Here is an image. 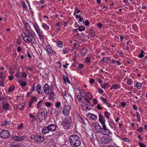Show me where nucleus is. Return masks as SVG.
<instances>
[{
	"instance_id": "nucleus-1",
	"label": "nucleus",
	"mask_w": 147,
	"mask_h": 147,
	"mask_svg": "<svg viewBox=\"0 0 147 147\" xmlns=\"http://www.w3.org/2000/svg\"><path fill=\"white\" fill-rule=\"evenodd\" d=\"M69 141L71 147H78L80 146L81 142L79 137L76 135H72L69 137Z\"/></svg>"
},
{
	"instance_id": "nucleus-2",
	"label": "nucleus",
	"mask_w": 147,
	"mask_h": 147,
	"mask_svg": "<svg viewBox=\"0 0 147 147\" xmlns=\"http://www.w3.org/2000/svg\"><path fill=\"white\" fill-rule=\"evenodd\" d=\"M21 36L24 41L27 43L33 44L35 42V36L30 33L24 32L21 34Z\"/></svg>"
},
{
	"instance_id": "nucleus-3",
	"label": "nucleus",
	"mask_w": 147,
	"mask_h": 147,
	"mask_svg": "<svg viewBox=\"0 0 147 147\" xmlns=\"http://www.w3.org/2000/svg\"><path fill=\"white\" fill-rule=\"evenodd\" d=\"M71 122V118L68 116L65 118L62 122V124L65 129H67L70 127Z\"/></svg>"
},
{
	"instance_id": "nucleus-4",
	"label": "nucleus",
	"mask_w": 147,
	"mask_h": 147,
	"mask_svg": "<svg viewBox=\"0 0 147 147\" xmlns=\"http://www.w3.org/2000/svg\"><path fill=\"white\" fill-rule=\"evenodd\" d=\"M0 137L6 138H9L10 136V134L8 130L3 129L0 133Z\"/></svg>"
},
{
	"instance_id": "nucleus-5",
	"label": "nucleus",
	"mask_w": 147,
	"mask_h": 147,
	"mask_svg": "<svg viewBox=\"0 0 147 147\" xmlns=\"http://www.w3.org/2000/svg\"><path fill=\"white\" fill-rule=\"evenodd\" d=\"M101 133L103 135L107 136L110 135L111 133L109 129L107 128L105 125H103L102 128L101 129Z\"/></svg>"
},
{
	"instance_id": "nucleus-6",
	"label": "nucleus",
	"mask_w": 147,
	"mask_h": 147,
	"mask_svg": "<svg viewBox=\"0 0 147 147\" xmlns=\"http://www.w3.org/2000/svg\"><path fill=\"white\" fill-rule=\"evenodd\" d=\"M46 115H45V112L43 109H40L39 111L37 117L39 120L41 121L45 119L46 117Z\"/></svg>"
},
{
	"instance_id": "nucleus-7",
	"label": "nucleus",
	"mask_w": 147,
	"mask_h": 147,
	"mask_svg": "<svg viewBox=\"0 0 147 147\" xmlns=\"http://www.w3.org/2000/svg\"><path fill=\"white\" fill-rule=\"evenodd\" d=\"M71 107L69 105H65L63 108L62 113L64 115L67 116L69 113Z\"/></svg>"
},
{
	"instance_id": "nucleus-8",
	"label": "nucleus",
	"mask_w": 147,
	"mask_h": 147,
	"mask_svg": "<svg viewBox=\"0 0 147 147\" xmlns=\"http://www.w3.org/2000/svg\"><path fill=\"white\" fill-rule=\"evenodd\" d=\"M34 140L38 143H42L44 140V137L40 135H36L34 136Z\"/></svg>"
},
{
	"instance_id": "nucleus-9",
	"label": "nucleus",
	"mask_w": 147,
	"mask_h": 147,
	"mask_svg": "<svg viewBox=\"0 0 147 147\" xmlns=\"http://www.w3.org/2000/svg\"><path fill=\"white\" fill-rule=\"evenodd\" d=\"M112 140L111 137H103L101 138V141L104 144H107L111 142Z\"/></svg>"
},
{
	"instance_id": "nucleus-10",
	"label": "nucleus",
	"mask_w": 147,
	"mask_h": 147,
	"mask_svg": "<svg viewBox=\"0 0 147 147\" xmlns=\"http://www.w3.org/2000/svg\"><path fill=\"white\" fill-rule=\"evenodd\" d=\"M46 49L47 51L50 54L53 55L56 54V52L52 49L50 45H48L46 46Z\"/></svg>"
},
{
	"instance_id": "nucleus-11",
	"label": "nucleus",
	"mask_w": 147,
	"mask_h": 147,
	"mask_svg": "<svg viewBox=\"0 0 147 147\" xmlns=\"http://www.w3.org/2000/svg\"><path fill=\"white\" fill-rule=\"evenodd\" d=\"M48 127L50 132H52L56 130L57 125L55 124H51L49 125Z\"/></svg>"
},
{
	"instance_id": "nucleus-12",
	"label": "nucleus",
	"mask_w": 147,
	"mask_h": 147,
	"mask_svg": "<svg viewBox=\"0 0 147 147\" xmlns=\"http://www.w3.org/2000/svg\"><path fill=\"white\" fill-rule=\"evenodd\" d=\"M43 89L44 93L46 95L49 94L50 92L49 86L47 84H45L43 87Z\"/></svg>"
},
{
	"instance_id": "nucleus-13",
	"label": "nucleus",
	"mask_w": 147,
	"mask_h": 147,
	"mask_svg": "<svg viewBox=\"0 0 147 147\" xmlns=\"http://www.w3.org/2000/svg\"><path fill=\"white\" fill-rule=\"evenodd\" d=\"M12 140H14L17 142H20L24 139L22 136L18 137L16 136H13L11 138Z\"/></svg>"
},
{
	"instance_id": "nucleus-14",
	"label": "nucleus",
	"mask_w": 147,
	"mask_h": 147,
	"mask_svg": "<svg viewBox=\"0 0 147 147\" xmlns=\"http://www.w3.org/2000/svg\"><path fill=\"white\" fill-rule=\"evenodd\" d=\"M99 121L101 123L102 126L103 125H105V120L102 114H99Z\"/></svg>"
},
{
	"instance_id": "nucleus-15",
	"label": "nucleus",
	"mask_w": 147,
	"mask_h": 147,
	"mask_svg": "<svg viewBox=\"0 0 147 147\" xmlns=\"http://www.w3.org/2000/svg\"><path fill=\"white\" fill-rule=\"evenodd\" d=\"M42 132L44 134H49L50 131L49 130V129L48 126L43 127V128L42 129Z\"/></svg>"
},
{
	"instance_id": "nucleus-16",
	"label": "nucleus",
	"mask_w": 147,
	"mask_h": 147,
	"mask_svg": "<svg viewBox=\"0 0 147 147\" xmlns=\"http://www.w3.org/2000/svg\"><path fill=\"white\" fill-rule=\"evenodd\" d=\"M88 117L90 118L92 120H94L96 119L97 116L91 113H89L87 115Z\"/></svg>"
},
{
	"instance_id": "nucleus-17",
	"label": "nucleus",
	"mask_w": 147,
	"mask_h": 147,
	"mask_svg": "<svg viewBox=\"0 0 147 147\" xmlns=\"http://www.w3.org/2000/svg\"><path fill=\"white\" fill-rule=\"evenodd\" d=\"M2 107L4 109L8 111L10 109V105L8 103H4L3 104Z\"/></svg>"
},
{
	"instance_id": "nucleus-18",
	"label": "nucleus",
	"mask_w": 147,
	"mask_h": 147,
	"mask_svg": "<svg viewBox=\"0 0 147 147\" xmlns=\"http://www.w3.org/2000/svg\"><path fill=\"white\" fill-rule=\"evenodd\" d=\"M60 111L59 110V109H52L51 113L53 114H55L56 116L59 115L60 114Z\"/></svg>"
},
{
	"instance_id": "nucleus-19",
	"label": "nucleus",
	"mask_w": 147,
	"mask_h": 147,
	"mask_svg": "<svg viewBox=\"0 0 147 147\" xmlns=\"http://www.w3.org/2000/svg\"><path fill=\"white\" fill-rule=\"evenodd\" d=\"M95 129L97 132H100V130L101 132V129L102 128L98 124H96L95 125Z\"/></svg>"
},
{
	"instance_id": "nucleus-20",
	"label": "nucleus",
	"mask_w": 147,
	"mask_h": 147,
	"mask_svg": "<svg viewBox=\"0 0 147 147\" xmlns=\"http://www.w3.org/2000/svg\"><path fill=\"white\" fill-rule=\"evenodd\" d=\"M63 80L64 82L66 83H70V81L69 78L67 76L65 75L63 76Z\"/></svg>"
},
{
	"instance_id": "nucleus-21",
	"label": "nucleus",
	"mask_w": 147,
	"mask_h": 147,
	"mask_svg": "<svg viewBox=\"0 0 147 147\" xmlns=\"http://www.w3.org/2000/svg\"><path fill=\"white\" fill-rule=\"evenodd\" d=\"M120 88V86L119 84H114L112 86L111 88V89H117L119 88Z\"/></svg>"
},
{
	"instance_id": "nucleus-22",
	"label": "nucleus",
	"mask_w": 147,
	"mask_h": 147,
	"mask_svg": "<svg viewBox=\"0 0 147 147\" xmlns=\"http://www.w3.org/2000/svg\"><path fill=\"white\" fill-rule=\"evenodd\" d=\"M38 34L39 38L40 40H42L43 39V36L42 32L41 31L37 32Z\"/></svg>"
},
{
	"instance_id": "nucleus-23",
	"label": "nucleus",
	"mask_w": 147,
	"mask_h": 147,
	"mask_svg": "<svg viewBox=\"0 0 147 147\" xmlns=\"http://www.w3.org/2000/svg\"><path fill=\"white\" fill-rule=\"evenodd\" d=\"M11 123V122L10 121H4L2 123V125L5 126H7Z\"/></svg>"
},
{
	"instance_id": "nucleus-24",
	"label": "nucleus",
	"mask_w": 147,
	"mask_h": 147,
	"mask_svg": "<svg viewBox=\"0 0 147 147\" xmlns=\"http://www.w3.org/2000/svg\"><path fill=\"white\" fill-rule=\"evenodd\" d=\"M33 26L36 32L40 31L38 26L36 23H35L34 24Z\"/></svg>"
},
{
	"instance_id": "nucleus-25",
	"label": "nucleus",
	"mask_w": 147,
	"mask_h": 147,
	"mask_svg": "<svg viewBox=\"0 0 147 147\" xmlns=\"http://www.w3.org/2000/svg\"><path fill=\"white\" fill-rule=\"evenodd\" d=\"M42 27L45 30H48L49 29V26L46 24L43 23L42 24Z\"/></svg>"
},
{
	"instance_id": "nucleus-26",
	"label": "nucleus",
	"mask_w": 147,
	"mask_h": 147,
	"mask_svg": "<svg viewBox=\"0 0 147 147\" xmlns=\"http://www.w3.org/2000/svg\"><path fill=\"white\" fill-rule=\"evenodd\" d=\"M56 44L57 46L58 47L60 48H62L63 47V46L62 45V42L61 41H57L56 42Z\"/></svg>"
},
{
	"instance_id": "nucleus-27",
	"label": "nucleus",
	"mask_w": 147,
	"mask_h": 147,
	"mask_svg": "<svg viewBox=\"0 0 147 147\" xmlns=\"http://www.w3.org/2000/svg\"><path fill=\"white\" fill-rule=\"evenodd\" d=\"M82 97V96H80L79 95H77V99L79 101L81 102H83L84 101V100L83 99Z\"/></svg>"
},
{
	"instance_id": "nucleus-28",
	"label": "nucleus",
	"mask_w": 147,
	"mask_h": 147,
	"mask_svg": "<svg viewBox=\"0 0 147 147\" xmlns=\"http://www.w3.org/2000/svg\"><path fill=\"white\" fill-rule=\"evenodd\" d=\"M136 87L138 89H140L142 87V84L141 83L137 82L136 84Z\"/></svg>"
},
{
	"instance_id": "nucleus-29",
	"label": "nucleus",
	"mask_w": 147,
	"mask_h": 147,
	"mask_svg": "<svg viewBox=\"0 0 147 147\" xmlns=\"http://www.w3.org/2000/svg\"><path fill=\"white\" fill-rule=\"evenodd\" d=\"M109 84L108 83H106L105 82L103 85H102V87L105 89H106L109 86Z\"/></svg>"
},
{
	"instance_id": "nucleus-30",
	"label": "nucleus",
	"mask_w": 147,
	"mask_h": 147,
	"mask_svg": "<svg viewBox=\"0 0 147 147\" xmlns=\"http://www.w3.org/2000/svg\"><path fill=\"white\" fill-rule=\"evenodd\" d=\"M36 90L38 94L40 93V90L41 89V86L40 84L38 85L36 87Z\"/></svg>"
},
{
	"instance_id": "nucleus-31",
	"label": "nucleus",
	"mask_w": 147,
	"mask_h": 147,
	"mask_svg": "<svg viewBox=\"0 0 147 147\" xmlns=\"http://www.w3.org/2000/svg\"><path fill=\"white\" fill-rule=\"evenodd\" d=\"M104 115L105 116L107 117V118L108 119L110 115V113L107 111H105L104 113Z\"/></svg>"
},
{
	"instance_id": "nucleus-32",
	"label": "nucleus",
	"mask_w": 147,
	"mask_h": 147,
	"mask_svg": "<svg viewBox=\"0 0 147 147\" xmlns=\"http://www.w3.org/2000/svg\"><path fill=\"white\" fill-rule=\"evenodd\" d=\"M88 52V50L85 49H83L82 50L81 54L82 55H84L86 54Z\"/></svg>"
},
{
	"instance_id": "nucleus-33",
	"label": "nucleus",
	"mask_w": 147,
	"mask_h": 147,
	"mask_svg": "<svg viewBox=\"0 0 147 147\" xmlns=\"http://www.w3.org/2000/svg\"><path fill=\"white\" fill-rule=\"evenodd\" d=\"M80 12V11L78 9V8L77 7H76L75 8L74 14L75 15V14L79 13Z\"/></svg>"
},
{
	"instance_id": "nucleus-34",
	"label": "nucleus",
	"mask_w": 147,
	"mask_h": 147,
	"mask_svg": "<svg viewBox=\"0 0 147 147\" xmlns=\"http://www.w3.org/2000/svg\"><path fill=\"white\" fill-rule=\"evenodd\" d=\"M132 80L131 78L128 79L127 81V83L129 85H131L132 84Z\"/></svg>"
},
{
	"instance_id": "nucleus-35",
	"label": "nucleus",
	"mask_w": 147,
	"mask_h": 147,
	"mask_svg": "<svg viewBox=\"0 0 147 147\" xmlns=\"http://www.w3.org/2000/svg\"><path fill=\"white\" fill-rule=\"evenodd\" d=\"M15 87L13 86H11L8 89V91L9 92H11L14 89Z\"/></svg>"
},
{
	"instance_id": "nucleus-36",
	"label": "nucleus",
	"mask_w": 147,
	"mask_h": 147,
	"mask_svg": "<svg viewBox=\"0 0 147 147\" xmlns=\"http://www.w3.org/2000/svg\"><path fill=\"white\" fill-rule=\"evenodd\" d=\"M100 99L102 100V101L103 102L104 104H106V103H107V101L104 98L102 97H101L100 98Z\"/></svg>"
},
{
	"instance_id": "nucleus-37",
	"label": "nucleus",
	"mask_w": 147,
	"mask_h": 147,
	"mask_svg": "<svg viewBox=\"0 0 147 147\" xmlns=\"http://www.w3.org/2000/svg\"><path fill=\"white\" fill-rule=\"evenodd\" d=\"M78 30L80 31H84L85 30V27L84 26H81Z\"/></svg>"
},
{
	"instance_id": "nucleus-38",
	"label": "nucleus",
	"mask_w": 147,
	"mask_h": 147,
	"mask_svg": "<svg viewBox=\"0 0 147 147\" xmlns=\"http://www.w3.org/2000/svg\"><path fill=\"white\" fill-rule=\"evenodd\" d=\"M54 93L53 92H51L49 95V98L50 99L53 100L54 98Z\"/></svg>"
},
{
	"instance_id": "nucleus-39",
	"label": "nucleus",
	"mask_w": 147,
	"mask_h": 147,
	"mask_svg": "<svg viewBox=\"0 0 147 147\" xmlns=\"http://www.w3.org/2000/svg\"><path fill=\"white\" fill-rule=\"evenodd\" d=\"M63 52L64 54L67 53L69 52L67 49L66 48H64L63 49Z\"/></svg>"
},
{
	"instance_id": "nucleus-40",
	"label": "nucleus",
	"mask_w": 147,
	"mask_h": 147,
	"mask_svg": "<svg viewBox=\"0 0 147 147\" xmlns=\"http://www.w3.org/2000/svg\"><path fill=\"white\" fill-rule=\"evenodd\" d=\"M24 26L26 29L29 31V32H30V27L28 25V23L27 24H26Z\"/></svg>"
},
{
	"instance_id": "nucleus-41",
	"label": "nucleus",
	"mask_w": 147,
	"mask_h": 147,
	"mask_svg": "<svg viewBox=\"0 0 147 147\" xmlns=\"http://www.w3.org/2000/svg\"><path fill=\"white\" fill-rule=\"evenodd\" d=\"M83 67V65L82 64H80L78 65L77 67V69L78 70H80Z\"/></svg>"
},
{
	"instance_id": "nucleus-42",
	"label": "nucleus",
	"mask_w": 147,
	"mask_h": 147,
	"mask_svg": "<svg viewBox=\"0 0 147 147\" xmlns=\"http://www.w3.org/2000/svg\"><path fill=\"white\" fill-rule=\"evenodd\" d=\"M86 96L88 97L89 99L90 100H91L92 98V95L90 94L89 92H87V93Z\"/></svg>"
},
{
	"instance_id": "nucleus-43",
	"label": "nucleus",
	"mask_w": 147,
	"mask_h": 147,
	"mask_svg": "<svg viewBox=\"0 0 147 147\" xmlns=\"http://www.w3.org/2000/svg\"><path fill=\"white\" fill-rule=\"evenodd\" d=\"M37 100L36 98L34 96H32L31 98L30 101L32 102H34L36 101Z\"/></svg>"
},
{
	"instance_id": "nucleus-44",
	"label": "nucleus",
	"mask_w": 147,
	"mask_h": 147,
	"mask_svg": "<svg viewBox=\"0 0 147 147\" xmlns=\"http://www.w3.org/2000/svg\"><path fill=\"white\" fill-rule=\"evenodd\" d=\"M61 103L60 102H58L56 103L55 106L57 109H59L60 106H61Z\"/></svg>"
},
{
	"instance_id": "nucleus-45",
	"label": "nucleus",
	"mask_w": 147,
	"mask_h": 147,
	"mask_svg": "<svg viewBox=\"0 0 147 147\" xmlns=\"http://www.w3.org/2000/svg\"><path fill=\"white\" fill-rule=\"evenodd\" d=\"M22 3L24 8L26 9H27V6L25 2H23V1H22Z\"/></svg>"
},
{
	"instance_id": "nucleus-46",
	"label": "nucleus",
	"mask_w": 147,
	"mask_h": 147,
	"mask_svg": "<svg viewBox=\"0 0 147 147\" xmlns=\"http://www.w3.org/2000/svg\"><path fill=\"white\" fill-rule=\"evenodd\" d=\"M142 51L141 53H140V55H138V57L140 58H142L144 57V55H143V53H144V51L142 50H141Z\"/></svg>"
},
{
	"instance_id": "nucleus-47",
	"label": "nucleus",
	"mask_w": 147,
	"mask_h": 147,
	"mask_svg": "<svg viewBox=\"0 0 147 147\" xmlns=\"http://www.w3.org/2000/svg\"><path fill=\"white\" fill-rule=\"evenodd\" d=\"M138 144L140 147H146L145 145L141 142H140L138 143Z\"/></svg>"
},
{
	"instance_id": "nucleus-48",
	"label": "nucleus",
	"mask_w": 147,
	"mask_h": 147,
	"mask_svg": "<svg viewBox=\"0 0 147 147\" xmlns=\"http://www.w3.org/2000/svg\"><path fill=\"white\" fill-rule=\"evenodd\" d=\"M97 108L98 110H101L102 109V107L101 106L100 104H98L97 106Z\"/></svg>"
},
{
	"instance_id": "nucleus-49",
	"label": "nucleus",
	"mask_w": 147,
	"mask_h": 147,
	"mask_svg": "<svg viewBox=\"0 0 147 147\" xmlns=\"http://www.w3.org/2000/svg\"><path fill=\"white\" fill-rule=\"evenodd\" d=\"M84 120H85V119H84V118H81V117H80V119H79L80 122L82 123H83L84 124H85Z\"/></svg>"
},
{
	"instance_id": "nucleus-50",
	"label": "nucleus",
	"mask_w": 147,
	"mask_h": 147,
	"mask_svg": "<svg viewBox=\"0 0 147 147\" xmlns=\"http://www.w3.org/2000/svg\"><path fill=\"white\" fill-rule=\"evenodd\" d=\"M42 102V100H40L38 102L37 104V107L38 108H40V106H41V103Z\"/></svg>"
},
{
	"instance_id": "nucleus-51",
	"label": "nucleus",
	"mask_w": 147,
	"mask_h": 147,
	"mask_svg": "<svg viewBox=\"0 0 147 147\" xmlns=\"http://www.w3.org/2000/svg\"><path fill=\"white\" fill-rule=\"evenodd\" d=\"M80 95H81L82 96H83L85 94V93L84 92L83 90H81L80 91Z\"/></svg>"
},
{
	"instance_id": "nucleus-52",
	"label": "nucleus",
	"mask_w": 147,
	"mask_h": 147,
	"mask_svg": "<svg viewBox=\"0 0 147 147\" xmlns=\"http://www.w3.org/2000/svg\"><path fill=\"white\" fill-rule=\"evenodd\" d=\"M22 76L23 78H26L27 76V74H26L25 72H23L22 73Z\"/></svg>"
},
{
	"instance_id": "nucleus-53",
	"label": "nucleus",
	"mask_w": 147,
	"mask_h": 147,
	"mask_svg": "<svg viewBox=\"0 0 147 147\" xmlns=\"http://www.w3.org/2000/svg\"><path fill=\"white\" fill-rule=\"evenodd\" d=\"M35 83H34L32 86L30 91L31 93H32L35 89Z\"/></svg>"
},
{
	"instance_id": "nucleus-54",
	"label": "nucleus",
	"mask_w": 147,
	"mask_h": 147,
	"mask_svg": "<svg viewBox=\"0 0 147 147\" xmlns=\"http://www.w3.org/2000/svg\"><path fill=\"white\" fill-rule=\"evenodd\" d=\"M93 103L94 105H96L97 104L98 101V100L96 98H94L93 99Z\"/></svg>"
},
{
	"instance_id": "nucleus-55",
	"label": "nucleus",
	"mask_w": 147,
	"mask_h": 147,
	"mask_svg": "<svg viewBox=\"0 0 147 147\" xmlns=\"http://www.w3.org/2000/svg\"><path fill=\"white\" fill-rule=\"evenodd\" d=\"M121 138L122 140H123L126 142H128L129 141V139L127 138Z\"/></svg>"
},
{
	"instance_id": "nucleus-56",
	"label": "nucleus",
	"mask_w": 147,
	"mask_h": 147,
	"mask_svg": "<svg viewBox=\"0 0 147 147\" xmlns=\"http://www.w3.org/2000/svg\"><path fill=\"white\" fill-rule=\"evenodd\" d=\"M27 84L26 83L24 82H22L21 83V85L22 87H24L26 86Z\"/></svg>"
},
{
	"instance_id": "nucleus-57",
	"label": "nucleus",
	"mask_w": 147,
	"mask_h": 147,
	"mask_svg": "<svg viewBox=\"0 0 147 147\" xmlns=\"http://www.w3.org/2000/svg\"><path fill=\"white\" fill-rule=\"evenodd\" d=\"M86 61L87 63H89L90 62V59L88 57H86Z\"/></svg>"
},
{
	"instance_id": "nucleus-58",
	"label": "nucleus",
	"mask_w": 147,
	"mask_h": 147,
	"mask_svg": "<svg viewBox=\"0 0 147 147\" xmlns=\"http://www.w3.org/2000/svg\"><path fill=\"white\" fill-rule=\"evenodd\" d=\"M97 90L98 91V92L100 94H102L103 92V90L100 88H97Z\"/></svg>"
},
{
	"instance_id": "nucleus-59",
	"label": "nucleus",
	"mask_w": 147,
	"mask_h": 147,
	"mask_svg": "<svg viewBox=\"0 0 147 147\" xmlns=\"http://www.w3.org/2000/svg\"><path fill=\"white\" fill-rule=\"evenodd\" d=\"M45 105H46L47 107L50 106L51 104V103L49 102H46L45 103Z\"/></svg>"
},
{
	"instance_id": "nucleus-60",
	"label": "nucleus",
	"mask_w": 147,
	"mask_h": 147,
	"mask_svg": "<svg viewBox=\"0 0 147 147\" xmlns=\"http://www.w3.org/2000/svg\"><path fill=\"white\" fill-rule=\"evenodd\" d=\"M29 115L30 117H32L34 118V119L32 120V121H34V119H37V118H35V117L34 116L32 115L31 113L29 114Z\"/></svg>"
},
{
	"instance_id": "nucleus-61",
	"label": "nucleus",
	"mask_w": 147,
	"mask_h": 147,
	"mask_svg": "<svg viewBox=\"0 0 147 147\" xmlns=\"http://www.w3.org/2000/svg\"><path fill=\"white\" fill-rule=\"evenodd\" d=\"M100 61H102L104 63H107L106 57H104L102 58V59Z\"/></svg>"
},
{
	"instance_id": "nucleus-62",
	"label": "nucleus",
	"mask_w": 147,
	"mask_h": 147,
	"mask_svg": "<svg viewBox=\"0 0 147 147\" xmlns=\"http://www.w3.org/2000/svg\"><path fill=\"white\" fill-rule=\"evenodd\" d=\"M4 81L2 80L0 81V85L1 86H5V84L3 82Z\"/></svg>"
},
{
	"instance_id": "nucleus-63",
	"label": "nucleus",
	"mask_w": 147,
	"mask_h": 147,
	"mask_svg": "<svg viewBox=\"0 0 147 147\" xmlns=\"http://www.w3.org/2000/svg\"><path fill=\"white\" fill-rule=\"evenodd\" d=\"M142 9L144 10L147 9V5H142Z\"/></svg>"
},
{
	"instance_id": "nucleus-64",
	"label": "nucleus",
	"mask_w": 147,
	"mask_h": 147,
	"mask_svg": "<svg viewBox=\"0 0 147 147\" xmlns=\"http://www.w3.org/2000/svg\"><path fill=\"white\" fill-rule=\"evenodd\" d=\"M121 106L124 107L126 105V103L125 102H122L121 103Z\"/></svg>"
}]
</instances>
